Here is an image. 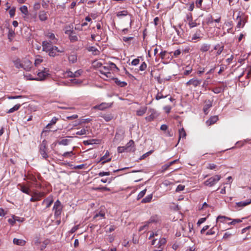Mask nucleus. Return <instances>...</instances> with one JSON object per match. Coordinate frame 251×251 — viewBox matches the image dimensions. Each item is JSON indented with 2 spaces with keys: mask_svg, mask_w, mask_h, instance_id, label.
Masks as SVG:
<instances>
[{
  "mask_svg": "<svg viewBox=\"0 0 251 251\" xmlns=\"http://www.w3.org/2000/svg\"><path fill=\"white\" fill-rule=\"evenodd\" d=\"M134 145V142L132 140H130L126 145L125 147L128 151H134V149H132Z\"/></svg>",
  "mask_w": 251,
  "mask_h": 251,
  "instance_id": "nucleus-12",
  "label": "nucleus"
},
{
  "mask_svg": "<svg viewBox=\"0 0 251 251\" xmlns=\"http://www.w3.org/2000/svg\"><path fill=\"white\" fill-rule=\"evenodd\" d=\"M217 166L213 163L209 164L208 165V166L207 167V169H210V170H213L216 168Z\"/></svg>",
  "mask_w": 251,
  "mask_h": 251,
  "instance_id": "nucleus-50",
  "label": "nucleus"
},
{
  "mask_svg": "<svg viewBox=\"0 0 251 251\" xmlns=\"http://www.w3.org/2000/svg\"><path fill=\"white\" fill-rule=\"evenodd\" d=\"M69 39L72 42H75L78 40L77 37L74 34V31H71V33L70 34Z\"/></svg>",
  "mask_w": 251,
  "mask_h": 251,
  "instance_id": "nucleus-25",
  "label": "nucleus"
},
{
  "mask_svg": "<svg viewBox=\"0 0 251 251\" xmlns=\"http://www.w3.org/2000/svg\"><path fill=\"white\" fill-rule=\"evenodd\" d=\"M39 152L43 158L47 159L48 157L49 156L47 153V142L45 140L42 142Z\"/></svg>",
  "mask_w": 251,
  "mask_h": 251,
  "instance_id": "nucleus-4",
  "label": "nucleus"
},
{
  "mask_svg": "<svg viewBox=\"0 0 251 251\" xmlns=\"http://www.w3.org/2000/svg\"><path fill=\"white\" fill-rule=\"evenodd\" d=\"M18 186L20 187V189L22 192L28 195H30V190L28 187L25 186L24 185L19 184Z\"/></svg>",
  "mask_w": 251,
  "mask_h": 251,
  "instance_id": "nucleus-13",
  "label": "nucleus"
},
{
  "mask_svg": "<svg viewBox=\"0 0 251 251\" xmlns=\"http://www.w3.org/2000/svg\"><path fill=\"white\" fill-rule=\"evenodd\" d=\"M39 18L41 21H45L48 20L47 12L45 11H40L39 13Z\"/></svg>",
  "mask_w": 251,
  "mask_h": 251,
  "instance_id": "nucleus-9",
  "label": "nucleus"
},
{
  "mask_svg": "<svg viewBox=\"0 0 251 251\" xmlns=\"http://www.w3.org/2000/svg\"><path fill=\"white\" fill-rule=\"evenodd\" d=\"M49 2V1L48 0H46V1L45 0H42V6H43V8H47L49 6V5H48Z\"/></svg>",
  "mask_w": 251,
  "mask_h": 251,
  "instance_id": "nucleus-41",
  "label": "nucleus"
},
{
  "mask_svg": "<svg viewBox=\"0 0 251 251\" xmlns=\"http://www.w3.org/2000/svg\"><path fill=\"white\" fill-rule=\"evenodd\" d=\"M109 155V153L108 151H106L105 155L101 157L99 161V162H101V164L102 165L104 164L106 162H108L111 160V158H108V159L104 160L106 158V157Z\"/></svg>",
  "mask_w": 251,
  "mask_h": 251,
  "instance_id": "nucleus-14",
  "label": "nucleus"
},
{
  "mask_svg": "<svg viewBox=\"0 0 251 251\" xmlns=\"http://www.w3.org/2000/svg\"><path fill=\"white\" fill-rule=\"evenodd\" d=\"M20 10L23 14H24L25 15H27L28 14V10H27V7L26 6H25V5L23 6L22 7H21L20 8Z\"/></svg>",
  "mask_w": 251,
  "mask_h": 251,
  "instance_id": "nucleus-35",
  "label": "nucleus"
},
{
  "mask_svg": "<svg viewBox=\"0 0 251 251\" xmlns=\"http://www.w3.org/2000/svg\"><path fill=\"white\" fill-rule=\"evenodd\" d=\"M237 20L238 21V23L237 24V27H243L244 25V24H242V22L243 21V18H242L241 15H240V12H239L238 15L237 17Z\"/></svg>",
  "mask_w": 251,
  "mask_h": 251,
  "instance_id": "nucleus-15",
  "label": "nucleus"
},
{
  "mask_svg": "<svg viewBox=\"0 0 251 251\" xmlns=\"http://www.w3.org/2000/svg\"><path fill=\"white\" fill-rule=\"evenodd\" d=\"M231 219L224 216H219L217 218V222L218 221L224 222L225 220H230Z\"/></svg>",
  "mask_w": 251,
  "mask_h": 251,
  "instance_id": "nucleus-32",
  "label": "nucleus"
},
{
  "mask_svg": "<svg viewBox=\"0 0 251 251\" xmlns=\"http://www.w3.org/2000/svg\"><path fill=\"white\" fill-rule=\"evenodd\" d=\"M27 179L30 180L33 182H36V177L33 176H30L27 177Z\"/></svg>",
  "mask_w": 251,
  "mask_h": 251,
  "instance_id": "nucleus-63",
  "label": "nucleus"
},
{
  "mask_svg": "<svg viewBox=\"0 0 251 251\" xmlns=\"http://www.w3.org/2000/svg\"><path fill=\"white\" fill-rule=\"evenodd\" d=\"M139 63V59L138 58H136L133 60L131 62V64L133 66H136L138 65Z\"/></svg>",
  "mask_w": 251,
  "mask_h": 251,
  "instance_id": "nucleus-62",
  "label": "nucleus"
},
{
  "mask_svg": "<svg viewBox=\"0 0 251 251\" xmlns=\"http://www.w3.org/2000/svg\"><path fill=\"white\" fill-rule=\"evenodd\" d=\"M166 243V240L164 238H161L158 243V248L159 249H161L163 248L162 246H163Z\"/></svg>",
  "mask_w": 251,
  "mask_h": 251,
  "instance_id": "nucleus-24",
  "label": "nucleus"
},
{
  "mask_svg": "<svg viewBox=\"0 0 251 251\" xmlns=\"http://www.w3.org/2000/svg\"><path fill=\"white\" fill-rule=\"evenodd\" d=\"M101 74L104 75L106 77L110 78L111 77V73L110 72H103V71L100 70Z\"/></svg>",
  "mask_w": 251,
  "mask_h": 251,
  "instance_id": "nucleus-42",
  "label": "nucleus"
},
{
  "mask_svg": "<svg viewBox=\"0 0 251 251\" xmlns=\"http://www.w3.org/2000/svg\"><path fill=\"white\" fill-rule=\"evenodd\" d=\"M13 242L15 245L21 246H24L25 244V240L17 238H14L13 239Z\"/></svg>",
  "mask_w": 251,
  "mask_h": 251,
  "instance_id": "nucleus-18",
  "label": "nucleus"
},
{
  "mask_svg": "<svg viewBox=\"0 0 251 251\" xmlns=\"http://www.w3.org/2000/svg\"><path fill=\"white\" fill-rule=\"evenodd\" d=\"M158 221V218L156 215L151 216L149 220L147 221L146 223L149 225L150 223H156Z\"/></svg>",
  "mask_w": 251,
  "mask_h": 251,
  "instance_id": "nucleus-23",
  "label": "nucleus"
},
{
  "mask_svg": "<svg viewBox=\"0 0 251 251\" xmlns=\"http://www.w3.org/2000/svg\"><path fill=\"white\" fill-rule=\"evenodd\" d=\"M210 48V45L208 44H203L201 46L200 48V50L202 52H205L208 51Z\"/></svg>",
  "mask_w": 251,
  "mask_h": 251,
  "instance_id": "nucleus-21",
  "label": "nucleus"
},
{
  "mask_svg": "<svg viewBox=\"0 0 251 251\" xmlns=\"http://www.w3.org/2000/svg\"><path fill=\"white\" fill-rule=\"evenodd\" d=\"M31 198L30 199L31 201H39L42 197L44 196V194L41 193L35 192L33 194H30Z\"/></svg>",
  "mask_w": 251,
  "mask_h": 251,
  "instance_id": "nucleus-7",
  "label": "nucleus"
},
{
  "mask_svg": "<svg viewBox=\"0 0 251 251\" xmlns=\"http://www.w3.org/2000/svg\"><path fill=\"white\" fill-rule=\"evenodd\" d=\"M14 65L17 68H23L24 69H26L24 68V65L21 63L20 59H17L15 60L14 61Z\"/></svg>",
  "mask_w": 251,
  "mask_h": 251,
  "instance_id": "nucleus-28",
  "label": "nucleus"
},
{
  "mask_svg": "<svg viewBox=\"0 0 251 251\" xmlns=\"http://www.w3.org/2000/svg\"><path fill=\"white\" fill-rule=\"evenodd\" d=\"M53 199L52 196H50L45 200H44L43 201V204H46V207H49L53 203Z\"/></svg>",
  "mask_w": 251,
  "mask_h": 251,
  "instance_id": "nucleus-10",
  "label": "nucleus"
},
{
  "mask_svg": "<svg viewBox=\"0 0 251 251\" xmlns=\"http://www.w3.org/2000/svg\"><path fill=\"white\" fill-rule=\"evenodd\" d=\"M74 155V153L72 151L65 152L63 153V156L65 157H69Z\"/></svg>",
  "mask_w": 251,
  "mask_h": 251,
  "instance_id": "nucleus-40",
  "label": "nucleus"
},
{
  "mask_svg": "<svg viewBox=\"0 0 251 251\" xmlns=\"http://www.w3.org/2000/svg\"><path fill=\"white\" fill-rule=\"evenodd\" d=\"M152 152V151H149V152L144 154L143 155H142L140 158L139 159V160H142L144 158H145L146 157L149 156L150 154H151Z\"/></svg>",
  "mask_w": 251,
  "mask_h": 251,
  "instance_id": "nucleus-47",
  "label": "nucleus"
},
{
  "mask_svg": "<svg viewBox=\"0 0 251 251\" xmlns=\"http://www.w3.org/2000/svg\"><path fill=\"white\" fill-rule=\"evenodd\" d=\"M181 50L179 49L175 50L174 52H173V54H174V56L175 57H177L178 55H179L180 54H181Z\"/></svg>",
  "mask_w": 251,
  "mask_h": 251,
  "instance_id": "nucleus-60",
  "label": "nucleus"
},
{
  "mask_svg": "<svg viewBox=\"0 0 251 251\" xmlns=\"http://www.w3.org/2000/svg\"><path fill=\"white\" fill-rule=\"evenodd\" d=\"M241 222H242V221L241 220H240V219H234V220H232V222L229 223V224L234 225L236 224L240 223Z\"/></svg>",
  "mask_w": 251,
  "mask_h": 251,
  "instance_id": "nucleus-56",
  "label": "nucleus"
},
{
  "mask_svg": "<svg viewBox=\"0 0 251 251\" xmlns=\"http://www.w3.org/2000/svg\"><path fill=\"white\" fill-rule=\"evenodd\" d=\"M201 38V36H200V34L199 33H198V31L196 32V33L194 34L192 39V40H196V39H199Z\"/></svg>",
  "mask_w": 251,
  "mask_h": 251,
  "instance_id": "nucleus-53",
  "label": "nucleus"
},
{
  "mask_svg": "<svg viewBox=\"0 0 251 251\" xmlns=\"http://www.w3.org/2000/svg\"><path fill=\"white\" fill-rule=\"evenodd\" d=\"M188 25L190 28L194 27L197 25L196 22L195 21H193V20L191 21V22L189 23Z\"/></svg>",
  "mask_w": 251,
  "mask_h": 251,
  "instance_id": "nucleus-52",
  "label": "nucleus"
},
{
  "mask_svg": "<svg viewBox=\"0 0 251 251\" xmlns=\"http://www.w3.org/2000/svg\"><path fill=\"white\" fill-rule=\"evenodd\" d=\"M167 97V96H164L162 94H161L160 93H158L157 94V95L156 96L155 99L156 100H159L162 98H166Z\"/></svg>",
  "mask_w": 251,
  "mask_h": 251,
  "instance_id": "nucleus-58",
  "label": "nucleus"
},
{
  "mask_svg": "<svg viewBox=\"0 0 251 251\" xmlns=\"http://www.w3.org/2000/svg\"><path fill=\"white\" fill-rule=\"evenodd\" d=\"M222 90L223 89L222 87H216L214 88L212 91L215 94H219L222 91Z\"/></svg>",
  "mask_w": 251,
  "mask_h": 251,
  "instance_id": "nucleus-43",
  "label": "nucleus"
},
{
  "mask_svg": "<svg viewBox=\"0 0 251 251\" xmlns=\"http://www.w3.org/2000/svg\"><path fill=\"white\" fill-rule=\"evenodd\" d=\"M147 110V107H141L139 110H137L136 114L139 116L143 115Z\"/></svg>",
  "mask_w": 251,
  "mask_h": 251,
  "instance_id": "nucleus-17",
  "label": "nucleus"
},
{
  "mask_svg": "<svg viewBox=\"0 0 251 251\" xmlns=\"http://www.w3.org/2000/svg\"><path fill=\"white\" fill-rule=\"evenodd\" d=\"M146 192V189H144L143 191H141L138 195L137 199L139 200V199H141L142 198H143L144 196V195H145Z\"/></svg>",
  "mask_w": 251,
  "mask_h": 251,
  "instance_id": "nucleus-39",
  "label": "nucleus"
},
{
  "mask_svg": "<svg viewBox=\"0 0 251 251\" xmlns=\"http://www.w3.org/2000/svg\"><path fill=\"white\" fill-rule=\"evenodd\" d=\"M69 142V140L67 139H64L61 140L60 141L58 142V144L59 145H63L64 146H66L68 144V143Z\"/></svg>",
  "mask_w": 251,
  "mask_h": 251,
  "instance_id": "nucleus-36",
  "label": "nucleus"
},
{
  "mask_svg": "<svg viewBox=\"0 0 251 251\" xmlns=\"http://www.w3.org/2000/svg\"><path fill=\"white\" fill-rule=\"evenodd\" d=\"M62 209V206L60 201L59 200L56 201L53 207V210L54 211V216L58 217L60 216Z\"/></svg>",
  "mask_w": 251,
  "mask_h": 251,
  "instance_id": "nucleus-2",
  "label": "nucleus"
},
{
  "mask_svg": "<svg viewBox=\"0 0 251 251\" xmlns=\"http://www.w3.org/2000/svg\"><path fill=\"white\" fill-rule=\"evenodd\" d=\"M251 203V200H248L246 201H240L236 203V205L239 207L245 206Z\"/></svg>",
  "mask_w": 251,
  "mask_h": 251,
  "instance_id": "nucleus-20",
  "label": "nucleus"
},
{
  "mask_svg": "<svg viewBox=\"0 0 251 251\" xmlns=\"http://www.w3.org/2000/svg\"><path fill=\"white\" fill-rule=\"evenodd\" d=\"M49 75V69L43 67L42 69L39 70V72L37 73L38 77L33 79L42 81L45 80Z\"/></svg>",
  "mask_w": 251,
  "mask_h": 251,
  "instance_id": "nucleus-1",
  "label": "nucleus"
},
{
  "mask_svg": "<svg viewBox=\"0 0 251 251\" xmlns=\"http://www.w3.org/2000/svg\"><path fill=\"white\" fill-rule=\"evenodd\" d=\"M128 152V151L126 150V148L125 147V146H124V147H119L118 148V152L119 153H122L123 152Z\"/></svg>",
  "mask_w": 251,
  "mask_h": 251,
  "instance_id": "nucleus-37",
  "label": "nucleus"
},
{
  "mask_svg": "<svg viewBox=\"0 0 251 251\" xmlns=\"http://www.w3.org/2000/svg\"><path fill=\"white\" fill-rule=\"evenodd\" d=\"M101 117L106 122H109L113 119V116L111 114H104Z\"/></svg>",
  "mask_w": 251,
  "mask_h": 251,
  "instance_id": "nucleus-22",
  "label": "nucleus"
},
{
  "mask_svg": "<svg viewBox=\"0 0 251 251\" xmlns=\"http://www.w3.org/2000/svg\"><path fill=\"white\" fill-rule=\"evenodd\" d=\"M147 68V64L145 62H143L140 66V71H144Z\"/></svg>",
  "mask_w": 251,
  "mask_h": 251,
  "instance_id": "nucleus-59",
  "label": "nucleus"
},
{
  "mask_svg": "<svg viewBox=\"0 0 251 251\" xmlns=\"http://www.w3.org/2000/svg\"><path fill=\"white\" fill-rule=\"evenodd\" d=\"M113 80L114 81V82L118 86L124 87L127 85V83L125 81H121L119 80L117 78H112Z\"/></svg>",
  "mask_w": 251,
  "mask_h": 251,
  "instance_id": "nucleus-16",
  "label": "nucleus"
},
{
  "mask_svg": "<svg viewBox=\"0 0 251 251\" xmlns=\"http://www.w3.org/2000/svg\"><path fill=\"white\" fill-rule=\"evenodd\" d=\"M152 198V195L151 194L149 195L142 200V203L149 202L151 201Z\"/></svg>",
  "mask_w": 251,
  "mask_h": 251,
  "instance_id": "nucleus-30",
  "label": "nucleus"
},
{
  "mask_svg": "<svg viewBox=\"0 0 251 251\" xmlns=\"http://www.w3.org/2000/svg\"><path fill=\"white\" fill-rule=\"evenodd\" d=\"M110 174V173L109 172H102L99 173L98 175L100 176H109Z\"/></svg>",
  "mask_w": 251,
  "mask_h": 251,
  "instance_id": "nucleus-55",
  "label": "nucleus"
},
{
  "mask_svg": "<svg viewBox=\"0 0 251 251\" xmlns=\"http://www.w3.org/2000/svg\"><path fill=\"white\" fill-rule=\"evenodd\" d=\"M216 232L215 231V228L213 227L212 228H211L209 231H208L206 234V235H214L215 234Z\"/></svg>",
  "mask_w": 251,
  "mask_h": 251,
  "instance_id": "nucleus-45",
  "label": "nucleus"
},
{
  "mask_svg": "<svg viewBox=\"0 0 251 251\" xmlns=\"http://www.w3.org/2000/svg\"><path fill=\"white\" fill-rule=\"evenodd\" d=\"M206 104H205L203 107V111L205 114H207V110L212 106V102L210 100L206 101Z\"/></svg>",
  "mask_w": 251,
  "mask_h": 251,
  "instance_id": "nucleus-19",
  "label": "nucleus"
},
{
  "mask_svg": "<svg viewBox=\"0 0 251 251\" xmlns=\"http://www.w3.org/2000/svg\"><path fill=\"white\" fill-rule=\"evenodd\" d=\"M221 176L215 175L205 181L204 182V184L206 186L211 187L213 186L216 182H217L221 179Z\"/></svg>",
  "mask_w": 251,
  "mask_h": 251,
  "instance_id": "nucleus-3",
  "label": "nucleus"
},
{
  "mask_svg": "<svg viewBox=\"0 0 251 251\" xmlns=\"http://www.w3.org/2000/svg\"><path fill=\"white\" fill-rule=\"evenodd\" d=\"M133 39V37H124L123 40L125 42H128Z\"/></svg>",
  "mask_w": 251,
  "mask_h": 251,
  "instance_id": "nucleus-54",
  "label": "nucleus"
},
{
  "mask_svg": "<svg viewBox=\"0 0 251 251\" xmlns=\"http://www.w3.org/2000/svg\"><path fill=\"white\" fill-rule=\"evenodd\" d=\"M21 107V104H16L13 107L10 108L8 111H7V113H13L14 112V111H17L18 110L20 107Z\"/></svg>",
  "mask_w": 251,
  "mask_h": 251,
  "instance_id": "nucleus-26",
  "label": "nucleus"
},
{
  "mask_svg": "<svg viewBox=\"0 0 251 251\" xmlns=\"http://www.w3.org/2000/svg\"><path fill=\"white\" fill-rule=\"evenodd\" d=\"M184 188H185V186L184 185H179L177 187L176 191V192H179V191H182V190H183L184 189Z\"/></svg>",
  "mask_w": 251,
  "mask_h": 251,
  "instance_id": "nucleus-51",
  "label": "nucleus"
},
{
  "mask_svg": "<svg viewBox=\"0 0 251 251\" xmlns=\"http://www.w3.org/2000/svg\"><path fill=\"white\" fill-rule=\"evenodd\" d=\"M40 7H41V5L39 2H36L35 3H34V4L33 5V9L35 11L39 10L40 8Z\"/></svg>",
  "mask_w": 251,
  "mask_h": 251,
  "instance_id": "nucleus-48",
  "label": "nucleus"
},
{
  "mask_svg": "<svg viewBox=\"0 0 251 251\" xmlns=\"http://www.w3.org/2000/svg\"><path fill=\"white\" fill-rule=\"evenodd\" d=\"M82 73V71L81 70H79L75 71L74 73V74L73 75H74V77H78L81 75Z\"/></svg>",
  "mask_w": 251,
  "mask_h": 251,
  "instance_id": "nucleus-49",
  "label": "nucleus"
},
{
  "mask_svg": "<svg viewBox=\"0 0 251 251\" xmlns=\"http://www.w3.org/2000/svg\"><path fill=\"white\" fill-rule=\"evenodd\" d=\"M186 135V134L183 128H182L181 129L179 130V141L181 137H185Z\"/></svg>",
  "mask_w": 251,
  "mask_h": 251,
  "instance_id": "nucleus-31",
  "label": "nucleus"
},
{
  "mask_svg": "<svg viewBox=\"0 0 251 251\" xmlns=\"http://www.w3.org/2000/svg\"><path fill=\"white\" fill-rule=\"evenodd\" d=\"M88 50L93 52L95 55L97 54L99 52V50L94 47H89Z\"/></svg>",
  "mask_w": 251,
  "mask_h": 251,
  "instance_id": "nucleus-33",
  "label": "nucleus"
},
{
  "mask_svg": "<svg viewBox=\"0 0 251 251\" xmlns=\"http://www.w3.org/2000/svg\"><path fill=\"white\" fill-rule=\"evenodd\" d=\"M47 37H48L51 40H54L53 42H54V43L56 41V40L55 39V35H54V34L53 33H49L47 35Z\"/></svg>",
  "mask_w": 251,
  "mask_h": 251,
  "instance_id": "nucleus-38",
  "label": "nucleus"
},
{
  "mask_svg": "<svg viewBox=\"0 0 251 251\" xmlns=\"http://www.w3.org/2000/svg\"><path fill=\"white\" fill-rule=\"evenodd\" d=\"M218 120V117L217 116H214L211 117L206 122L207 125L210 126L215 124Z\"/></svg>",
  "mask_w": 251,
  "mask_h": 251,
  "instance_id": "nucleus-11",
  "label": "nucleus"
},
{
  "mask_svg": "<svg viewBox=\"0 0 251 251\" xmlns=\"http://www.w3.org/2000/svg\"><path fill=\"white\" fill-rule=\"evenodd\" d=\"M127 13L128 12L127 11H120L117 13V16L120 17L123 16H126L127 15Z\"/></svg>",
  "mask_w": 251,
  "mask_h": 251,
  "instance_id": "nucleus-46",
  "label": "nucleus"
},
{
  "mask_svg": "<svg viewBox=\"0 0 251 251\" xmlns=\"http://www.w3.org/2000/svg\"><path fill=\"white\" fill-rule=\"evenodd\" d=\"M201 82V80H199L197 79L193 78L190 80H189L188 82L186 83V85L188 86L190 85H193L194 87H197L199 86Z\"/></svg>",
  "mask_w": 251,
  "mask_h": 251,
  "instance_id": "nucleus-8",
  "label": "nucleus"
},
{
  "mask_svg": "<svg viewBox=\"0 0 251 251\" xmlns=\"http://www.w3.org/2000/svg\"><path fill=\"white\" fill-rule=\"evenodd\" d=\"M112 103L102 102L99 105H95L93 107L95 109H99L100 110H103L111 106Z\"/></svg>",
  "mask_w": 251,
  "mask_h": 251,
  "instance_id": "nucleus-6",
  "label": "nucleus"
},
{
  "mask_svg": "<svg viewBox=\"0 0 251 251\" xmlns=\"http://www.w3.org/2000/svg\"><path fill=\"white\" fill-rule=\"evenodd\" d=\"M14 34H15V33H14V31H13L12 30H9L8 34V38L9 39H11V38L13 37L14 36Z\"/></svg>",
  "mask_w": 251,
  "mask_h": 251,
  "instance_id": "nucleus-61",
  "label": "nucleus"
},
{
  "mask_svg": "<svg viewBox=\"0 0 251 251\" xmlns=\"http://www.w3.org/2000/svg\"><path fill=\"white\" fill-rule=\"evenodd\" d=\"M87 131H88V130H86L84 128H82L80 130L78 131L77 132H76V135H85V134H86Z\"/></svg>",
  "mask_w": 251,
  "mask_h": 251,
  "instance_id": "nucleus-34",
  "label": "nucleus"
},
{
  "mask_svg": "<svg viewBox=\"0 0 251 251\" xmlns=\"http://www.w3.org/2000/svg\"><path fill=\"white\" fill-rule=\"evenodd\" d=\"M49 52V55L50 56L54 57L55 56L57 55V52L53 50V49H51Z\"/></svg>",
  "mask_w": 251,
  "mask_h": 251,
  "instance_id": "nucleus-44",
  "label": "nucleus"
},
{
  "mask_svg": "<svg viewBox=\"0 0 251 251\" xmlns=\"http://www.w3.org/2000/svg\"><path fill=\"white\" fill-rule=\"evenodd\" d=\"M69 61L70 63H74L77 60V56L76 55H71L68 57Z\"/></svg>",
  "mask_w": 251,
  "mask_h": 251,
  "instance_id": "nucleus-29",
  "label": "nucleus"
},
{
  "mask_svg": "<svg viewBox=\"0 0 251 251\" xmlns=\"http://www.w3.org/2000/svg\"><path fill=\"white\" fill-rule=\"evenodd\" d=\"M15 12V9L14 8H12L9 10V13L10 17H12L14 16Z\"/></svg>",
  "mask_w": 251,
  "mask_h": 251,
  "instance_id": "nucleus-64",
  "label": "nucleus"
},
{
  "mask_svg": "<svg viewBox=\"0 0 251 251\" xmlns=\"http://www.w3.org/2000/svg\"><path fill=\"white\" fill-rule=\"evenodd\" d=\"M186 19H187V21L188 22V23L190 22H191V21H192L193 18H192V15L191 13H190V14L187 15Z\"/></svg>",
  "mask_w": 251,
  "mask_h": 251,
  "instance_id": "nucleus-57",
  "label": "nucleus"
},
{
  "mask_svg": "<svg viewBox=\"0 0 251 251\" xmlns=\"http://www.w3.org/2000/svg\"><path fill=\"white\" fill-rule=\"evenodd\" d=\"M58 120V119L57 118L55 117H53L50 121V123L47 125L46 127L50 128L51 126L55 125L56 124Z\"/></svg>",
  "mask_w": 251,
  "mask_h": 251,
  "instance_id": "nucleus-27",
  "label": "nucleus"
},
{
  "mask_svg": "<svg viewBox=\"0 0 251 251\" xmlns=\"http://www.w3.org/2000/svg\"><path fill=\"white\" fill-rule=\"evenodd\" d=\"M54 43V42H48L44 41L42 42L43 50L48 52L52 48V44Z\"/></svg>",
  "mask_w": 251,
  "mask_h": 251,
  "instance_id": "nucleus-5",
  "label": "nucleus"
}]
</instances>
